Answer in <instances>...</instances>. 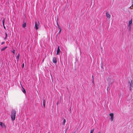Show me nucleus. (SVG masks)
Listing matches in <instances>:
<instances>
[{
    "label": "nucleus",
    "mask_w": 133,
    "mask_h": 133,
    "mask_svg": "<svg viewBox=\"0 0 133 133\" xmlns=\"http://www.w3.org/2000/svg\"><path fill=\"white\" fill-rule=\"evenodd\" d=\"M16 112L15 110H13L11 111V118L12 121H14L15 119Z\"/></svg>",
    "instance_id": "f257e3e1"
},
{
    "label": "nucleus",
    "mask_w": 133,
    "mask_h": 133,
    "mask_svg": "<svg viewBox=\"0 0 133 133\" xmlns=\"http://www.w3.org/2000/svg\"><path fill=\"white\" fill-rule=\"evenodd\" d=\"M129 91L131 92H132L133 91V83L132 81H131L130 83V86L129 87Z\"/></svg>",
    "instance_id": "f03ea898"
},
{
    "label": "nucleus",
    "mask_w": 133,
    "mask_h": 133,
    "mask_svg": "<svg viewBox=\"0 0 133 133\" xmlns=\"http://www.w3.org/2000/svg\"><path fill=\"white\" fill-rule=\"evenodd\" d=\"M39 22L38 21L37 22H36L35 23V27L36 29H38L39 27Z\"/></svg>",
    "instance_id": "7ed1b4c3"
},
{
    "label": "nucleus",
    "mask_w": 133,
    "mask_h": 133,
    "mask_svg": "<svg viewBox=\"0 0 133 133\" xmlns=\"http://www.w3.org/2000/svg\"><path fill=\"white\" fill-rule=\"evenodd\" d=\"M132 19H131L129 21V24L128 25V26L129 28H131V26L132 24Z\"/></svg>",
    "instance_id": "20e7f679"
},
{
    "label": "nucleus",
    "mask_w": 133,
    "mask_h": 133,
    "mask_svg": "<svg viewBox=\"0 0 133 133\" xmlns=\"http://www.w3.org/2000/svg\"><path fill=\"white\" fill-rule=\"evenodd\" d=\"M111 117L110 119L111 121H112L114 119V114L113 113H111L109 114Z\"/></svg>",
    "instance_id": "39448f33"
},
{
    "label": "nucleus",
    "mask_w": 133,
    "mask_h": 133,
    "mask_svg": "<svg viewBox=\"0 0 133 133\" xmlns=\"http://www.w3.org/2000/svg\"><path fill=\"white\" fill-rule=\"evenodd\" d=\"M61 52L59 49V46H58L57 48V55H59V54L60 52Z\"/></svg>",
    "instance_id": "423d86ee"
},
{
    "label": "nucleus",
    "mask_w": 133,
    "mask_h": 133,
    "mask_svg": "<svg viewBox=\"0 0 133 133\" xmlns=\"http://www.w3.org/2000/svg\"><path fill=\"white\" fill-rule=\"evenodd\" d=\"M53 62L55 64H56L57 62V58L56 57H54L52 59Z\"/></svg>",
    "instance_id": "0eeeda50"
},
{
    "label": "nucleus",
    "mask_w": 133,
    "mask_h": 133,
    "mask_svg": "<svg viewBox=\"0 0 133 133\" xmlns=\"http://www.w3.org/2000/svg\"><path fill=\"white\" fill-rule=\"evenodd\" d=\"M106 17L108 18L109 19L110 18V15L109 14V13L107 12L106 13Z\"/></svg>",
    "instance_id": "6e6552de"
},
{
    "label": "nucleus",
    "mask_w": 133,
    "mask_h": 133,
    "mask_svg": "<svg viewBox=\"0 0 133 133\" xmlns=\"http://www.w3.org/2000/svg\"><path fill=\"white\" fill-rule=\"evenodd\" d=\"M0 125L2 127H6V126L5 124H4V123L2 122H0Z\"/></svg>",
    "instance_id": "1a4fd4ad"
},
{
    "label": "nucleus",
    "mask_w": 133,
    "mask_h": 133,
    "mask_svg": "<svg viewBox=\"0 0 133 133\" xmlns=\"http://www.w3.org/2000/svg\"><path fill=\"white\" fill-rule=\"evenodd\" d=\"M19 54H18L16 58V59L17 60V61H19Z\"/></svg>",
    "instance_id": "9d476101"
},
{
    "label": "nucleus",
    "mask_w": 133,
    "mask_h": 133,
    "mask_svg": "<svg viewBox=\"0 0 133 133\" xmlns=\"http://www.w3.org/2000/svg\"><path fill=\"white\" fill-rule=\"evenodd\" d=\"M7 48V46H5L3 48L1 49V51H2L4 50Z\"/></svg>",
    "instance_id": "9b49d317"
},
{
    "label": "nucleus",
    "mask_w": 133,
    "mask_h": 133,
    "mask_svg": "<svg viewBox=\"0 0 133 133\" xmlns=\"http://www.w3.org/2000/svg\"><path fill=\"white\" fill-rule=\"evenodd\" d=\"M26 23H23V24L22 25V26L24 28L26 26Z\"/></svg>",
    "instance_id": "f8f14e48"
},
{
    "label": "nucleus",
    "mask_w": 133,
    "mask_h": 133,
    "mask_svg": "<svg viewBox=\"0 0 133 133\" xmlns=\"http://www.w3.org/2000/svg\"><path fill=\"white\" fill-rule=\"evenodd\" d=\"M58 26L59 29V32H58V33H59L61 32V27H60V26H59V25H58Z\"/></svg>",
    "instance_id": "ddd939ff"
},
{
    "label": "nucleus",
    "mask_w": 133,
    "mask_h": 133,
    "mask_svg": "<svg viewBox=\"0 0 133 133\" xmlns=\"http://www.w3.org/2000/svg\"><path fill=\"white\" fill-rule=\"evenodd\" d=\"M4 20H5V19H4L3 21H2V23H3V25L4 27L5 28V27L4 25Z\"/></svg>",
    "instance_id": "4468645a"
},
{
    "label": "nucleus",
    "mask_w": 133,
    "mask_h": 133,
    "mask_svg": "<svg viewBox=\"0 0 133 133\" xmlns=\"http://www.w3.org/2000/svg\"><path fill=\"white\" fill-rule=\"evenodd\" d=\"M94 131V129H92L90 131V133H93V132Z\"/></svg>",
    "instance_id": "2eb2a0df"
},
{
    "label": "nucleus",
    "mask_w": 133,
    "mask_h": 133,
    "mask_svg": "<svg viewBox=\"0 0 133 133\" xmlns=\"http://www.w3.org/2000/svg\"><path fill=\"white\" fill-rule=\"evenodd\" d=\"M65 122H66V120L64 119L63 120V124L64 125L65 124Z\"/></svg>",
    "instance_id": "dca6fc26"
},
{
    "label": "nucleus",
    "mask_w": 133,
    "mask_h": 133,
    "mask_svg": "<svg viewBox=\"0 0 133 133\" xmlns=\"http://www.w3.org/2000/svg\"><path fill=\"white\" fill-rule=\"evenodd\" d=\"M12 52L14 54H15V50L14 49H13Z\"/></svg>",
    "instance_id": "f3484780"
},
{
    "label": "nucleus",
    "mask_w": 133,
    "mask_h": 133,
    "mask_svg": "<svg viewBox=\"0 0 133 133\" xmlns=\"http://www.w3.org/2000/svg\"><path fill=\"white\" fill-rule=\"evenodd\" d=\"M24 67V63H23L22 64V68H23Z\"/></svg>",
    "instance_id": "a211bd4d"
},
{
    "label": "nucleus",
    "mask_w": 133,
    "mask_h": 133,
    "mask_svg": "<svg viewBox=\"0 0 133 133\" xmlns=\"http://www.w3.org/2000/svg\"><path fill=\"white\" fill-rule=\"evenodd\" d=\"M6 34V37H5V38H4V39H6L7 37V34Z\"/></svg>",
    "instance_id": "6ab92c4d"
},
{
    "label": "nucleus",
    "mask_w": 133,
    "mask_h": 133,
    "mask_svg": "<svg viewBox=\"0 0 133 133\" xmlns=\"http://www.w3.org/2000/svg\"><path fill=\"white\" fill-rule=\"evenodd\" d=\"M43 104L44 107H45V104H44V99L43 100Z\"/></svg>",
    "instance_id": "aec40b11"
},
{
    "label": "nucleus",
    "mask_w": 133,
    "mask_h": 133,
    "mask_svg": "<svg viewBox=\"0 0 133 133\" xmlns=\"http://www.w3.org/2000/svg\"><path fill=\"white\" fill-rule=\"evenodd\" d=\"M23 91L24 93L25 92V90L24 89H23Z\"/></svg>",
    "instance_id": "412c9836"
},
{
    "label": "nucleus",
    "mask_w": 133,
    "mask_h": 133,
    "mask_svg": "<svg viewBox=\"0 0 133 133\" xmlns=\"http://www.w3.org/2000/svg\"><path fill=\"white\" fill-rule=\"evenodd\" d=\"M5 43V42H2V43H1V44L2 45H3V44H4Z\"/></svg>",
    "instance_id": "4be33fe9"
},
{
    "label": "nucleus",
    "mask_w": 133,
    "mask_h": 133,
    "mask_svg": "<svg viewBox=\"0 0 133 133\" xmlns=\"http://www.w3.org/2000/svg\"><path fill=\"white\" fill-rule=\"evenodd\" d=\"M132 6H133V0H132Z\"/></svg>",
    "instance_id": "5701e85b"
},
{
    "label": "nucleus",
    "mask_w": 133,
    "mask_h": 133,
    "mask_svg": "<svg viewBox=\"0 0 133 133\" xmlns=\"http://www.w3.org/2000/svg\"><path fill=\"white\" fill-rule=\"evenodd\" d=\"M92 78H93V75L92 76Z\"/></svg>",
    "instance_id": "b1692460"
},
{
    "label": "nucleus",
    "mask_w": 133,
    "mask_h": 133,
    "mask_svg": "<svg viewBox=\"0 0 133 133\" xmlns=\"http://www.w3.org/2000/svg\"><path fill=\"white\" fill-rule=\"evenodd\" d=\"M94 80H93V81H92V82L93 83H94Z\"/></svg>",
    "instance_id": "393cba45"
},
{
    "label": "nucleus",
    "mask_w": 133,
    "mask_h": 133,
    "mask_svg": "<svg viewBox=\"0 0 133 133\" xmlns=\"http://www.w3.org/2000/svg\"><path fill=\"white\" fill-rule=\"evenodd\" d=\"M114 1V0H113Z\"/></svg>",
    "instance_id": "a878e982"
}]
</instances>
